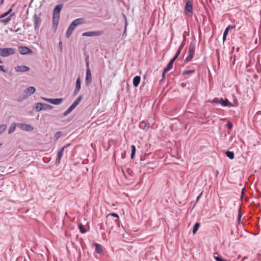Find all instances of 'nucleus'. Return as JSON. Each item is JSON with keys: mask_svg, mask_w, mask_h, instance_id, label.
<instances>
[{"mask_svg": "<svg viewBox=\"0 0 261 261\" xmlns=\"http://www.w3.org/2000/svg\"><path fill=\"white\" fill-rule=\"evenodd\" d=\"M244 188H243L242 190V192H241V197H242L243 196V195L244 194Z\"/></svg>", "mask_w": 261, "mask_h": 261, "instance_id": "obj_54", "label": "nucleus"}, {"mask_svg": "<svg viewBox=\"0 0 261 261\" xmlns=\"http://www.w3.org/2000/svg\"><path fill=\"white\" fill-rule=\"evenodd\" d=\"M124 21L125 22V27H124V34L126 32V27H127V19H126V17H124Z\"/></svg>", "mask_w": 261, "mask_h": 261, "instance_id": "obj_41", "label": "nucleus"}, {"mask_svg": "<svg viewBox=\"0 0 261 261\" xmlns=\"http://www.w3.org/2000/svg\"><path fill=\"white\" fill-rule=\"evenodd\" d=\"M4 0H1L0 6L4 3Z\"/></svg>", "mask_w": 261, "mask_h": 261, "instance_id": "obj_56", "label": "nucleus"}, {"mask_svg": "<svg viewBox=\"0 0 261 261\" xmlns=\"http://www.w3.org/2000/svg\"><path fill=\"white\" fill-rule=\"evenodd\" d=\"M0 70L4 72H6V70L5 69L4 66L2 65H0Z\"/></svg>", "mask_w": 261, "mask_h": 261, "instance_id": "obj_50", "label": "nucleus"}, {"mask_svg": "<svg viewBox=\"0 0 261 261\" xmlns=\"http://www.w3.org/2000/svg\"><path fill=\"white\" fill-rule=\"evenodd\" d=\"M131 150H131L130 156H131L132 159H133L135 156V152H136V147L134 145H131Z\"/></svg>", "mask_w": 261, "mask_h": 261, "instance_id": "obj_26", "label": "nucleus"}, {"mask_svg": "<svg viewBox=\"0 0 261 261\" xmlns=\"http://www.w3.org/2000/svg\"><path fill=\"white\" fill-rule=\"evenodd\" d=\"M167 72H165V71L163 70L162 75V79L161 80V81H163L165 79V74Z\"/></svg>", "mask_w": 261, "mask_h": 261, "instance_id": "obj_44", "label": "nucleus"}, {"mask_svg": "<svg viewBox=\"0 0 261 261\" xmlns=\"http://www.w3.org/2000/svg\"><path fill=\"white\" fill-rule=\"evenodd\" d=\"M81 79H80V77L79 76L76 79V84H75V88H78L79 89H81Z\"/></svg>", "mask_w": 261, "mask_h": 261, "instance_id": "obj_29", "label": "nucleus"}, {"mask_svg": "<svg viewBox=\"0 0 261 261\" xmlns=\"http://www.w3.org/2000/svg\"><path fill=\"white\" fill-rule=\"evenodd\" d=\"M176 59H175V58L173 57L170 61V62H169V63L171 64V65H173V64L174 63V62L175 61Z\"/></svg>", "mask_w": 261, "mask_h": 261, "instance_id": "obj_49", "label": "nucleus"}, {"mask_svg": "<svg viewBox=\"0 0 261 261\" xmlns=\"http://www.w3.org/2000/svg\"><path fill=\"white\" fill-rule=\"evenodd\" d=\"M235 25H228L225 30H224V34H227L228 35V33L229 32V31H230V30H232L233 29V28H235Z\"/></svg>", "mask_w": 261, "mask_h": 261, "instance_id": "obj_25", "label": "nucleus"}, {"mask_svg": "<svg viewBox=\"0 0 261 261\" xmlns=\"http://www.w3.org/2000/svg\"><path fill=\"white\" fill-rule=\"evenodd\" d=\"M59 47L60 51H62V49H63V44L61 41H60L59 43Z\"/></svg>", "mask_w": 261, "mask_h": 261, "instance_id": "obj_46", "label": "nucleus"}, {"mask_svg": "<svg viewBox=\"0 0 261 261\" xmlns=\"http://www.w3.org/2000/svg\"><path fill=\"white\" fill-rule=\"evenodd\" d=\"M247 258V257L246 256H244V257L242 258V261H244V260L245 259H246Z\"/></svg>", "mask_w": 261, "mask_h": 261, "instance_id": "obj_57", "label": "nucleus"}, {"mask_svg": "<svg viewBox=\"0 0 261 261\" xmlns=\"http://www.w3.org/2000/svg\"><path fill=\"white\" fill-rule=\"evenodd\" d=\"M59 18H60V17H53V28H54L55 31H56L57 30L58 25L59 22Z\"/></svg>", "mask_w": 261, "mask_h": 261, "instance_id": "obj_18", "label": "nucleus"}, {"mask_svg": "<svg viewBox=\"0 0 261 261\" xmlns=\"http://www.w3.org/2000/svg\"><path fill=\"white\" fill-rule=\"evenodd\" d=\"M185 44H186V36L185 35H183V41L181 42V44L180 45L179 48L182 49V48H184Z\"/></svg>", "mask_w": 261, "mask_h": 261, "instance_id": "obj_32", "label": "nucleus"}, {"mask_svg": "<svg viewBox=\"0 0 261 261\" xmlns=\"http://www.w3.org/2000/svg\"><path fill=\"white\" fill-rule=\"evenodd\" d=\"M217 254V253L214 254V257L216 261H230L229 260H227L222 258L221 256L219 255H216Z\"/></svg>", "mask_w": 261, "mask_h": 261, "instance_id": "obj_23", "label": "nucleus"}, {"mask_svg": "<svg viewBox=\"0 0 261 261\" xmlns=\"http://www.w3.org/2000/svg\"><path fill=\"white\" fill-rule=\"evenodd\" d=\"M181 49H180V48H178L176 54L174 56V58H175V59H177V58L178 57V56H179V55L180 54L181 51Z\"/></svg>", "mask_w": 261, "mask_h": 261, "instance_id": "obj_40", "label": "nucleus"}, {"mask_svg": "<svg viewBox=\"0 0 261 261\" xmlns=\"http://www.w3.org/2000/svg\"><path fill=\"white\" fill-rule=\"evenodd\" d=\"M16 126H17V124H15L14 123H12L9 127L8 133L9 134H11L12 133H13L15 130Z\"/></svg>", "mask_w": 261, "mask_h": 261, "instance_id": "obj_21", "label": "nucleus"}, {"mask_svg": "<svg viewBox=\"0 0 261 261\" xmlns=\"http://www.w3.org/2000/svg\"><path fill=\"white\" fill-rule=\"evenodd\" d=\"M227 128L229 129H231L232 128V124L230 122H228L226 124Z\"/></svg>", "mask_w": 261, "mask_h": 261, "instance_id": "obj_42", "label": "nucleus"}, {"mask_svg": "<svg viewBox=\"0 0 261 261\" xmlns=\"http://www.w3.org/2000/svg\"><path fill=\"white\" fill-rule=\"evenodd\" d=\"M227 35V34H224V33H223V42H224L226 40Z\"/></svg>", "mask_w": 261, "mask_h": 261, "instance_id": "obj_52", "label": "nucleus"}, {"mask_svg": "<svg viewBox=\"0 0 261 261\" xmlns=\"http://www.w3.org/2000/svg\"><path fill=\"white\" fill-rule=\"evenodd\" d=\"M18 51L21 55H28L32 53V50L26 46H19Z\"/></svg>", "mask_w": 261, "mask_h": 261, "instance_id": "obj_10", "label": "nucleus"}, {"mask_svg": "<svg viewBox=\"0 0 261 261\" xmlns=\"http://www.w3.org/2000/svg\"><path fill=\"white\" fill-rule=\"evenodd\" d=\"M139 126L142 129L147 130L149 128L150 125L148 122L143 121L140 122Z\"/></svg>", "mask_w": 261, "mask_h": 261, "instance_id": "obj_16", "label": "nucleus"}, {"mask_svg": "<svg viewBox=\"0 0 261 261\" xmlns=\"http://www.w3.org/2000/svg\"><path fill=\"white\" fill-rule=\"evenodd\" d=\"M35 110L37 112H39L42 110V103L38 102L36 103L35 107Z\"/></svg>", "mask_w": 261, "mask_h": 261, "instance_id": "obj_28", "label": "nucleus"}, {"mask_svg": "<svg viewBox=\"0 0 261 261\" xmlns=\"http://www.w3.org/2000/svg\"><path fill=\"white\" fill-rule=\"evenodd\" d=\"M195 43L194 42H191L189 45V54L188 56L185 59L186 62H189L192 60L193 57V55L195 50Z\"/></svg>", "mask_w": 261, "mask_h": 261, "instance_id": "obj_5", "label": "nucleus"}, {"mask_svg": "<svg viewBox=\"0 0 261 261\" xmlns=\"http://www.w3.org/2000/svg\"><path fill=\"white\" fill-rule=\"evenodd\" d=\"M172 67L173 65L168 63L167 66L164 69V70L165 71V72H168V71L171 70L172 68Z\"/></svg>", "mask_w": 261, "mask_h": 261, "instance_id": "obj_34", "label": "nucleus"}, {"mask_svg": "<svg viewBox=\"0 0 261 261\" xmlns=\"http://www.w3.org/2000/svg\"><path fill=\"white\" fill-rule=\"evenodd\" d=\"M199 226H200V224L198 222L194 224V227L193 228V230H192V232L193 234L196 233V232L197 231Z\"/></svg>", "mask_w": 261, "mask_h": 261, "instance_id": "obj_27", "label": "nucleus"}, {"mask_svg": "<svg viewBox=\"0 0 261 261\" xmlns=\"http://www.w3.org/2000/svg\"><path fill=\"white\" fill-rule=\"evenodd\" d=\"M86 62L87 69H88V68H89V62L87 61V59L86 60Z\"/></svg>", "mask_w": 261, "mask_h": 261, "instance_id": "obj_53", "label": "nucleus"}, {"mask_svg": "<svg viewBox=\"0 0 261 261\" xmlns=\"http://www.w3.org/2000/svg\"><path fill=\"white\" fill-rule=\"evenodd\" d=\"M36 91L35 87L33 86L29 87L27 89L23 91L22 94L18 98V101H21L29 97L33 94Z\"/></svg>", "mask_w": 261, "mask_h": 261, "instance_id": "obj_2", "label": "nucleus"}, {"mask_svg": "<svg viewBox=\"0 0 261 261\" xmlns=\"http://www.w3.org/2000/svg\"><path fill=\"white\" fill-rule=\"evenodd\" d=\"M15 49L13 48H0V56L3 57H6L13 55Z\"/></svg>", "mask_w": 261, "mask_h": 261, "instance_id": "obj_4", "label": "nucleus"}, {"mask_svg": "<svg viewBox=\"0 0 261 261\" xmlns=\"http://www.w3.org/2000/svg\"><path fill=\"white\" fill-rule=\"evenodd\" d=\"M65 148V146L62 147L58 152L57 158L56 160V163L58 164H60V161L63 156V152H64Z\"/></svg>", "mask_w": 261, "mask_h": 261, "instance_id": "obj_15", "label": "nucleus"}, {"mask_svg": "<svg viewBox=\"0 0 261 261\" xmlns=\"http://www.w3.org/2000/svg\"><path fill=\"white\" fill-rule=\"evenodd\" d=\"M210 102L212 103L221 105L223 107H231L232 106V103L227 98L223 99L222 98L215 97L212 100L210 101Z\"/></svg>", "mask_w": 261, "mask_h": 261, "instance_id": "obj_3", "label": "nucleus"}, {"mask_svg": "<svg viewBox=\"0 0 261 261\" xmlns=\"http://www.w3.org/2000/svg\"><path fill=\"white\" fill-rule=\"evenodd\" d=\"M84 22V20L82 18H79L77 19L73 20L70 25L69 26L66 33V38H69L72 33L73 31L74 28L79 24H82Z\"/></svg>", "mask_w": 261, "mask_h": 261, "instance_id": "obj_1", "label": "nucleus"}, {"mask_svg": "<svg viewBox=\"0 0 261 261\" xmlns=\"http://www.w3.org/2000/svg\"><path fill=\"white\" fill-rule=\"evenodd\" d=\"M17 126L21 130L24 131H32L34 129L33 126L30 124L19 123L17 124Z\"/></svg>", "mask_w": 261, "mask_h": 261, "instance_id": "obj_8", "label": "nucleus"}, {"mask_svg": "<svg viewBox=\"0 0 261 261\" xmlns=\"http://www.w3.org/2000/svg\"><path fill=\"white\" fill-rule=\"evenodd\" d=\"M93 245L95 247L96 251L97 253L99 254H103V251L99 244L95 243L93 244Z\"/></svg>", "mask_w": 261, "mask_h": 261, "instance_id": "obj_17", "label": "nucleus"}, {"mask_svg": "<svg viewBox=\"0 0 261 261\" xmlns=\"http://www.w3.org/2000/svg\"><path fill=\"white\" fill-rule=\"evenodd\" d=\"M185 13L188 15L191 16L193 14V6L192 3L191 1H188L186 2L185 6Z\"/></svg>", "mask_w": 261, "mask_h": 261, "instance_id": "obj_7", "label": "nucleus"}, {"mask_svg": "<svg viewBox=\"0 0 261 261\" xmlns=\"http://www.w3.org/2000/svg\"><path fill=\"white\" fill-rule=\"evenodd\" d=\"M82 99V95H80L76 99V100H75L76 102H77V103H80V102H81V100Z\"/></svg>", "mask_w": 261, "mask_h": 261, "instance_id": "obj_45", "label": "nucleus"}, {"mask_svg": "<svg viewBox=\"0 0 261 261\" xmlns=\"http://www.w3.org/2000/svg\"><path fill=\"white\" fill-rule=\"evenodd\" d=\"M103 34V31H89L87 32H84L82 34L83 36L86 37H93V36H98L102 35Z\"/></svg>", "mask_w": 261, "mask_h": 261, "instance_id": "obj_6", "label": "nucleus"}, {"mask_svg": "<svg viewBox=\"0 0 261 261\" xmlns=\"http://www.w3.org/2000/svg\"><path fill=\"white\" fill-rule=\"evenodd\" d=\"M79 228L80 229V232L82 233H85L87 231L86 228L84 227V226L82 224H80L79 225Z\"/></svg>", "mask_w": 261, "mask_h": 261, "instance_id": "obj_31", "label": "nucleus"}, {"mask_svg": "<svg viewBox=\"0 0 261 261\" xmlns=\"http://www.w3.org/2000/svg\"><path fill=\"white\" fill-rule=\"evenodd\" d=\"M63 5L62 4H59L57 5L54 10V16H58L60 15V13L63 8Z\"/></svg>", "mask_w": 261, "mask_h": 261, "instance_id": "obj_13", "label": "nucleus"}, {"mask_svg": "<svg viewBox=\"0 0 261 261\" xmlns=\"http://www.w3.org/2000/svg\"><path fill=\"white\" fill-rule=\"evenodd\" d=\"M15 70L16 72H23L29 71L30 70V68L25 65H20L15 67Z\"/></svg>", "mask_w": 261, "mask_h": 261, "instance_id": "obj_12", "label": "nucleus"}, {"mask_svg": "<svg viewBox=\"0 0 261 261\" xmlns=\"http://www.w3.org/2000/svg\"><path fill=\"white\" fill-rule=\"evenodd\" d=\"M11 17H6L4 19H2L0 20L1 22L3 23L4 24H6L10 20Z\"/></svg>", "mask_w": 261, "mask_h": 261, "instance_id": "obj_35", "label": "nucleus"}, {"mask_svg": "<svg viewBox=\"0 0 261 261\" xmlns=\"http://www.w3.org/2000/svg\"><path fill=\"white\" fill-rule=\"evenodd\" d=\"M232 107H235V106H238V101H237V100L236 99L234 100L233 103V104L232 103Z\"/></svg>", "mask_w": 261, "mask_h": 261, "instance_id": "obj_47", "label": "nucleus"}, {"mask_svg": "<svg viewBox=\"0 0 261 261\" xmlns=\"http://www.w3.org/2000/svg\"><path fill=\"white\" fill-rule=\"evenodd\" d=\"M14 6V5H12L11 7V8L8 10V11L0 15V16H7L9 14H10L12 10V7Z\"/></svg>", "mask_w": 261, "mask_h": 261, "instance_id": "obj_30", "label": "nucleus"}, {"mask_svg": "<svg viewBox=\"0 0 261 261\" xmlns=\"http://www.w3.org/2000/svg\"><path fill=\"white\" fill-rule=\"evenodd\" d=\"M141 80L140 76H135L133 79V85L134 87H137L138 86Z\"/></svg>", "mask_w": 261, "mask_h": 261, "instance_id": "obj_19", "label": "nucleus"}, {"mask_svg": "<svg viewBox=\"0 0 261 261\" xmlns=\"http://www.w3.org/2000/svg\"><path fill=\"white\" fill-rule=\"evenodd\" d=\"M181 49H180V48H178L176 54L174 56V58H175V59H177V58L178 57V56H179V55L180 54L181 51Z\"/></svg>", "mask_w": 261, "mask_h": 261, "instance_id": "obj_39", "label": "nucleus"}, {"mask_svg": "<svg viewBox=\"0 0 261 261\" xmlns=\"http://www.w3.org/2000/svg\"><path fill=\"white\" fill-rule=\"evenodd\" d=\"M53 107L50 105L42 103V110H51V109H53Z\"/></svg>", "mask_w": 261, "mask_h": 261, "instance_id": "obj_24", "label": "nucleus"}, {"mask_svg": "<svg viewBox=\"0 0 261 261\" xmlns=\"http://www.w3.org/2000/svg\"><path fill=\"white\" fill-rule=\"evenodd\" d=\"M92 83V76L90 68L86 69V75L85 78V84L89 86Z\"/></svg>", "mask_w": 261, "mask_h": 261, "instance_id": "obj_9", "label": "nucleus"}, {"mask_svg": "<svg viewBox=\"0 0 261 261\" xmlns=\"http://www.w3.org/2000/svg\"><path fill=\"white\" fill-rule=\"evenodd\" d=\"M62 135V132H57L55 135V138L56 139H59Z\"/></svg>", "mask_w": 261, "mask_h": 261, "instance_id": "obj_38", "label": "nucleus"}, {"mask_svg": "<svg viewBox=\"0 0 261 261\" xmlns=\"http://www.w3.org/2000/svg\"><path fill=\"white\" fill-rule=\"evenodd\" d=\"M194 72V70H186V71H184L182 72V74L183 75L189 74L193 73Z\"/></svg>", "mask_w": 261, "mask_h": 261, "instance_id": "obj_37", "label": "nucleus"}, {"mask_svg": "<svg viewBox=\"0 0 261 261\" xmlns=\"http://www.w3.org/2000/svg\"><path fill=\"white\" fill-rule=\"evenodd\" d=\"M241 217H242V215L240 212L238 214V220L239 221L241 219Z\"/></svg>", "mask_w": 261, "mask_h": 261, "instance_id": "obj_55", "label": "nucleus"}, {"mask_svg": "<svg viewBox=\"0 0 261 261\" xmlns=\"http://www.w3.org/2000/svg\"><path fill=\"white\" fill-rule=\"evenodd\" d=\"M110 216H113L115 218H116V222L118 221V219L119 218V215L116 213H110L107 216V218H108Z\"/></svg>", "mask_w": 261, "mask_h": 261, "instance_id": "obj_33", "label": "nucleus"}, {"mask_svg": "<svg viewBox=\"0 0 261 261\" xmlns=\"http://www.w3.org/2000/svg\"><path fill=\"white\" fill-rule=\"evenodd\" d=\"M202 195V192H201V193H200L198 195V196H197V197L196 198V202H197L199 200V198L201 197Z\"/></svg>", "mask_w": 261, "mask_h": 261, "instance_id": "obj_51", "label": "nucleus"}, {"mask_svg": "<svg viewBox=\"0 0 261 261\" xmlns=\"http://www.w3.org/2000/svg\"><path fill=\"white\" fill-rule=\"evenodd\" d=\"M80 89H78V88H75V89L74 90V92H73V96H75L77 94V93L79 92Z\"/></svg>", "mask_w": 261, "mask_h": 261, "instance_id": "obj_43", "label": "nucleus"}, {"mask_svg": "<svg viewBox=\"0 0 261 261\" xmlns=\"http://www.w3.org/2000/svg\"><path fill=\"white\" fill-rule=\"evenodd\" d=\"M7 128L6 124H2L0 125V134L5 130Z\"/></svg>", "mask_w": 261, "mask_h": 261, "instance_id": "obj_36", "label": "nucleus"}, {"mask_svg": "<svg viewBox=\"0 0 261 261\" xmlns=\"http://www.w3.org/2000/svg\"><path fill=\"white\" fill-rule=\"evenodd\" d=\"M225 154L226 156L228 157L230 160H232L234 158V153L233 151L228 150L226 151Z\"/></svg>", "mask_w": 261, "mask_h": 261, "instance_id": "obj_22", "label": "nucleus"}, {"mask_svg": "<svg viewBox=\"0 0 261 261\" xmlns=\"http://www.w3.org/2000/svg\"><path fill=\"white\" fill-rule=\"evenodd\" d=\"M79 104V103L74 101L70 107L65 112H64L63 116H66L69 114Z\"/></svg>", "mask_w": 261, "mask_h": 261, "instance_id": "obj_11", "label": "nucleus"}, {"mask_svg": "<svg viewBox=\"0 0 261 261\" xmlns=\"http://www.w3.org/2000/svg\"><path fill=\"white\" fill-rule=\"evenodd\" d=\"M2 145V143H0V146Z\"/></svg>", "mask_w": 261, "mask_h": 261, "instance_id": "obj_60", "label": "nucleus"}, {"mask_svg": "<svg viewBox=\"0 0 261 261\" xmlns=\"http://www.w3.org/2000/svg\"><path fill=\"white\" fill-rule=\"evenodd\" d=\"M63 100V99L62 98H51L50 101H51V103L52 104H54V105H59L60 104Z\"/></svg>", "mask_w": 261, "mask_h": 261, "instance_id": "obj_20", "label": "nucleus"}, {"mask_svg": "<svg viewBox=\"0 0 261 261\" xmlns=\"http://www.w3.org/2000/svg\"><path fill=\"white\" fill-rule=\"evenodd\" d=\"M14 15V14H11L9 16L10 17L13 16Z\"/></svg>", "mask_w": 261, "mask_h": 261, "instance_id": "obj_58", "label": "nucleus"}, {"mask_svg": "<svg viewBox=\"0 0 261 261\" xmlns=\"http://www.w3.org/2000/svg\"><path fill=\"white\" fill-rule=\"evenodd\" d=\"M1 63H2V60L0 59V64H1Z\"/></svg>", "mask_w": 261, "mask_h": 261, "instance_id": "obj_59", "label": "nucleus"}, {"mask_svg": "<svg viewBox=\"0 0 261 261\" xmlns=\"http://www.w3.org/2000/svg\"><path fill=\"white\" fill-rule=\"evenodd\" d=\"M41 99H43L44 100L46 101H47V102H51V98H44V97H41Z\"/></svg>", "mask_w": 261, "mask_h": 261, "instance_id": "obj_48", "label": "nucleus"}, {"mask_svg": "<svg viewBox=\"0 0 261 261\" xmlns=\"http://www.w3.org/2000/svg\"><path fill=\"white\" fill-rule=\"evenodd\" d=\"M33 20L34 24V29L37 30L39 29V27L41 23V19L40 17H33Z\"/></svg>", "mask_w": 261, "mask_h": 261, "instance_id": "obj_14", "label": "nucleus"}]
</instances>
